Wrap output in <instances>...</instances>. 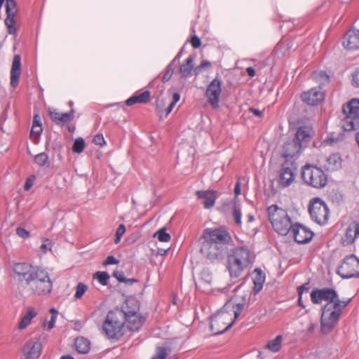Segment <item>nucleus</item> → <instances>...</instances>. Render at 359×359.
Listing matches in <instances>:
<instances>
[{
	"instance_id": "f257e3e1",
	"label": "nucleus",
	"mask_w": 359,
	"mask_h": 359,
	"mask_svg": "<svg viewBox=\"0 0 359 359\" xmlns=\"http://www.w3.org/2000/svg\"><path fill=\"white\" fill-rule=\"evenodd\" d=\"M202 238L201 252L212 262L222 259L232 241L230 233L222 227L205 229Z\"/></svg>"
},
{
	"instance_id": "f03ea898",
	"label": "nucleus",
	"mask_w": 359,
	"mask_h": 359,
	"mask_svg": "<svg viewBox=\"0 0 359 359\" xmlns=\"http://www.w3.org/2000/svg\"><path fill=\"white\" fill-rule=\"evenodd\" d=\"M254 261L255 256L248 248H236L227 259V269L230 276L232 278H238L252 266Z\"/></svg>"
},
{
	"instance_id": "7ed1b4c3",
	"label": "nucleus",
	"mask_w": 359,
	"mask_h": 359,
	"mask_svg": "<svg viewBox=\"0 0 359 359\" xmlns=\"http://www.w3.org/2000/svg\"><path fill=\"white\" fill-rule=\"evenodd\" d=\"M351 300L348 299L334 304L329 303L323 306L320 318V329L323 334H328L337 325L343 309Z\"/></svg>"
},
{
	"instance_id": "20e7f679",
	"label": "nucleus",
	"mask_w": 359,
	"mask_h": 359,
	"mask_svg": "<svg viewBox=\"0 0 359 359\" xmlns=\"http://www.w3.org/2000/svg\"><path fill=\"white\" fill-rule=\"evenodd\" d=\"M244 308L243 303H238L233 306V314L222 310L215 313L210 320V330L215 334H219L226 332L233 324L236 319L240 316Z\"/></svg>"
},
{
	"instance_id": "39448f33",
	"label": "nucleus",
	"mask_w": 359,
	"mask_h": 359,
	"mask_svg": "<svg viewBox=\"0 0 359 359\" xmlns=\"http://www.w3.org/2000/svg\"><path fill=\"white\" fill-rule=\"evenodd\" d=\"M267 212L269 219L277 233L285 236L290 232L293 224L285 210L273 205L267 208Z\"/></svg>"
},
{
	"instance_id": "423d86ee",
	"label": "nucleus",
	"mask_w": 359,
	"mask_h": 359,
	"mask_svg": "<svg viewBox=\"0 0 359 359\" xmlns=\"http://www.w3.org/2000/svg\"><path fill=\"white\" fill-rule=\"evenodd\" d=\"M122 311L108 312L103 323L102 329L106 336L111 339H118L123 334L124 323Z\"/></svg>"
},
{
	"instance_id": "0eeeda50",
	"label": "nucleus",
	"mask_w": 359,
	"mask_h": 359,
	"mask_svg": "<svg viewBox=\"0 0 359 359\" xmlns=\"http://www.w3.org/2000/svg\"><path fill=\"white\" fill-rule=\"evenodd\" d=\"M126 307L124 308L123 318H125V324L131 331H138L143 325L144 318L138 313L139 304L135 299H129L126 301Z\"/></svg>"
},
{
	"instance_id": "6e6552de",
	"label": "nucleus",
	"mask_w": 359,
	"mask_h": 359,
	"mask_svg": "<svg viewBox=\"0 0 359 359\" xmlns=\"http://www.w3.org/2000/svg\"><path fill=\"white\" fill-rule=\"evenodd\" d=\"M344 117L342 127L346 131H352L359 127V99L353 98L342 107Z\"/></svg>"
},
{
	"instance_id": "1a4fd4ad",
	"label": "nucleus",
	"mask_w": 359,
	"mask_h": 359,
	"mask_svg": "<svg viewBox=\"0 0 359 359\" xmlns=\"http://www.w3.org/2000/svg\"><path fill=\"white\" fill-rule=\"evenodd\" d=\"M302 177L309 186L320 189L327 184V176L323 170L316 166L306 165L302 171Z\"/></svg>"
},
{
	"instance_id": "9d476101",
	"label": "nucleus",
	"mask_w": 359,
	"mask_h": 359,
	"mask_svg": "<svg viewBox=\"0 0 359 359\" xmlns=\"http://www.w3.org/2000/svg\"><path fill=\"white\" fill-rule=\"evenodd\" d=\"M28 286L34 294L45 295L51 292L53 283L48 272L39 268Z\"/></svg>"
},
{
	"instance_id": "9b49d317",
	"label": "nucleus",
	"mask_w": 359,
	"mask_h": 359,
	"mask_svg": "<svg viewBox=\"0 0 359 359\" xmlns=\"http://www.w3.org/2000/svg\"><path fill=\"white\" fill-rule=\"evenodd\" d=\"M309 212L311 219L318 224H325L329 218V208L320 198H313L309 205Z\"/></svg>"
},
{
	"instance_id": "f8f14e48",
	"label": "nucleus",
	"mask_w": 359,
	"mask_h": 359,
	"mask_svg": "<svg viewBox=\"0 0 359 359\" xmlns=\"http://www.w3.org/2000/svg\"><path fill=\"white\" fill-rule=\"evenodd\" d=\"M297 170V167L294 161L285 160L279 170V185L283 187L290 186L294 181Z\"/></svg>"
},
{
	"instance_id": "ddd939ff",
	"label": "nucleus",
	"mask_w": 359,
	"mask_h": 359,
	"mask_svg": "<svg viewBox=\"0 0 359 359\" xmlns=\"http://www.w3.org/2000/svg\"><path fill=\"white\" fill-rule=\"evenodd\" d=\"M311 299L315 304H320L323 301L326 302V304L330 303L334 304L341 301L339 299L336 290L332 288H323L312 290L311 292Z\"/></svg>"
},
{
	"instance_id": "4468645a",
	"label": "nucleus",
	"mask_w": 359,
	"mask_h": 359,
	"mask_svg": "<svg viewBox=\"0 0 359 359\" xmlns=\"http://www.w3.org/2000/svg\"><path fill=\"white\" fill-rule=\"evenodd\" d=\"M39 267L33 266L27 263H17L13 266L14 274L20 282L25 281L29 285Z\"/></svg>"
},
{
	"instance_id": "2eb2a0df",
	"label": "nucleus",
	"mask_w": 359,
	"mask_h": 359,
	"mask_svg": "<svg viewBox=\"0 0 359 359\" xmlns=\"http://www.w3.org/2000/svg\"><path fill=\"white\" fill-rule=\"evenodd\" d=\"M358 269H359V259L355 255H351L343 261L340 270L344 273H342L341 276L345 278L358 276L359 271Z\"/></svg>"
},
{
	"instance_id": "dca6fc26",
	"label": "nucleus",
	"mask_w": 359,
	"mask_h": 359,
	"mask_svg": "<svg viewBox=\"0 0 359 359\" xmlns=\"http://www.w3.org/2000/svg\"><path fill=\"white\" fill-rule=\"evenodd\" d=\"M222 92V82L217 77L208 86L205 96L210 105L217 109L219 107V101Z\"/></svg>"
},
{
	"instance_id": "f3484780",
	"label": "nucleus",
	"mask_w": 359,
	"mask_h": 359,
	"mask_svg": "<svg viewBox=\"0 0 359 359\" xmlns=\"http://www.w3.org/2000/svg\"><path fill=\"white\" fill-rule=\"evenodd\" d=\"M6 1V18L4 20L5 25L8 29L9 34H15L17 29L15 28V17L18 11L17 4L15 0Z\"/></svg>"
},
{
	"instance_id": "a211bd4d",
	"label": "nucleus",
	"mask_w": 359,
	"mask_h": 359,
	"mask_svg": "<svg viewBox=\"0 0 359 359\" xmlns=\"http://www.w3.org/2000/svg\"><path fill=\"white\" fill-rule=\"evenodd\" d=\"M294 241L300 244L307 243L313 237V233L309 229L299 224H294L290 231Z\"/></svg>"
},
{
	"instance_id": "6ab92c4d",
	"label": "nucleus",
	"mask_w": 359,
	"mask_h": 359,
	"mask_svg": "<svg viewBox=\"0 0 359 359\" xmlns=\"http://www.w3.org/2000/svg\"><path fill=\"white\" fill-rule=\"evenodd\" d=\"M324 93L320 88H313L301 95L302 101L309 105H316L324 100Z\"/></svg>"
},
{
	"instance_id": "aec40b11",
	"label": "nucleus",
	"mask_w": 359,
	"mask_h": 359,
	"mask_svg": "<svg viewBox=\"0 0 359 359\" xmlns=\"http://www.w3.org/2000/svg\"><path fill=\"white\" fill-rule=\"evenodd\" d=\"M302 145L293 139L284 144L282 156L286 160L295 158L299 156L302 151Z\"/></svg>"
},
{
	"instance_id": "412c9836",
	"label": "nucleus",
	"mask_w": 359,
	"mask_h": 359,
	"mask_svg": "<svg viewBox=\"0 0 359 359\" xmlns=\"http://www.w3.org/2000/svg\"><path fill=\"white\" fill-rule=\"evenodd\" d=\"M42 350L41 343L39 340L31 341L26 344L24 348V355L26 359H38Z\"/></svg>"
},
{
	"instance_id": "4be33fe9",
	"label": "nucleus",
	"mask_w": 359,
	"mask_h": 359,
	"mask_svg": "<svg viewBox=\"0 0 359 359\" xmlns=\"http://www.w3.org/2000/svg\"><path fill=\"white\" fill-rule=\"evenodd\" d=\"M212 281V276L211 272L208 269H203L200 273L196 285L199 290L203 292H209L211 291Z\"/></svg>"
},
{
	"instance_id": "5701e85b",
	"label": "nucleus",
	"mask_w": 359,
	"mask_h": 359,
	"mask_svg": "<svg viewBox=\"0 0 359 359\" xmlns=\"http://www.w3.org/2000/svg\"><path fill=\"white\" fill-rule=\"evenodd\" d=\"M344 46L351 50L359 49V30L350 29L344 36Z\"/></svg>"
},
{
	"instance_id": "b1692460",
	"label": "nucleus",
	"mask_w": 359,
	"mask_h": 359,
	"mask_svg": "<svg viewBox=\"0 0 359 359\" xmlns=\"http://www.w3.org/2000/svg\"><path fill=\"white\" fill-rule=\"evenodd\" d=\"M21 72L20 57L18 55L14 56L11 69V85L15 87L18 85L19 77Z\"/></svg>"
},
{
	"instance_id": "393cba45",
	"label": "nucleus",
	"mask_w": 359,
	"mask_h": 359,
	"mask_svg": "<svg viewBox=\"0 0 359 359\" xmlns=\"http://www.w3.org/2000/svg\"><path fill=\"white\" fill-rule=\"evenodd\" d=\"M49 115L56 124L69 123L74 118V111L60 113L56 109H49Z\"/></svg>"
},
{
	"instance_id": "a878e982",
	"label": "nucleus",
	"mask_w": 359,
	"mask_h": 359,
	"mask_svg": "<svg viewBox=\"0 0 359 359\" xmlns=\"http://www.w3.org/2000/svg\"><path fill=\"white\" fill-rule=\"evenodd\" d=\"M196 195L198 198L203 199V205L205 208H212L215 203L216 196L213 191H198Z\"/></svg>"
},
{
	"instance_id": "bb28decb",
	"label": "nucleus",
	"mask_w": 359,
	"mask_h": 359,
	"mask_svg": "<svg viewBox=\"0 0 359 359\" xmlns=\"http://www.w3.org/2000/svg\"><path fill=\"white\" fill-rule=\"evenodd\" d=\"M252 280L254 283L253 291L257 294L262 290L265 281V275L260 269H255L252 273Z\"/></svg>"
},
{
	"instance_id": "cd10ccee",
	"label": "nucleus",
	"mask_w": 359,
	"mask_h": 359,
	"mask_svg": "<svg viewBox=\"0 0 359 359\" xmlns=\"http://www.w3.org/2000/svg\"><path fill=\"white\" fill-rule=\"evenodd\" d=\"M311 136V130L307 127L302 126L297 129L293 140L299 142L303 147L304 144L310 140Z\"/></svg>"
},
{
	"instance_id": "c85d7f7f",
	"label": "nucleus",
	"mask_w": 359,
	"mask_h": 359,
	"mask_svg": "<svg viewBox=\"0 0 359 359\" xmlns=\"http://www.w3.org/2000/svg\"><path fill=\"white\" fill-rule=\"evenodd\" d=\"M323 165L327 170H337L341 165V157L338 154H332L325 158V162Z\"/></svg>"
},
{
	"instance_id": "c756f323",
	"label": "nucleus",
	"mask_w": 359,
	"mask_h": 359,
	"mask_svg": "<svg viewBox=\"0 0 359 359\" xmlns=\"http://www.w3.org/2000/svg\"><path fill=\"white\" fill-rule=\"evenodd\" d=\"M194 57L190 55L180 67V72L182 78H187L191 75V72L194 68Z\"/></svg>"
},
{
	"instance_id": "7c9ffc66",
	"label": "nucleus",
	"mask_w": 359,
	"mask_h": 359,
	"mask_svg": "<svg viewBox=\"0 0 359 359\" xmlns=\"http://www.w3.org/2000/svg\"><path fill=\"white\" fill-rule=\"evenodd\" d=\"M36 316V313L32 307H28L26 313L22 317L18 324V328L23 330L31 323L32 320Z\"/></svg>"
},
{
	"instance_id": "2f4dec72",
	"label": "nucleus",
	"mask_w": 359,
	"mask_h": 359,
	"mask_svg": "<svg viewBox=\"0 0 359 359\" xmlns=\"http://www.w3.org/2000/svg\"><path fill=\"white\" fill-rule=\"evenodd\" d=\"M74 346L76 350L83 354L88 353L90 349V341L82 337L75 339Z\"/></svg>"
},
{
	"instance_id": "473e14b6",
	"label": "nucleus",
	"mask_w": 359,
	"mask_h": 359,
	"mask_svg": "<svg viewBox=\"0 0 359 359\" xmlns=\"http://www.w3.org/2000/svg\"><path fill=\"white\" fill-rule=\"evenodd\" d=\"M149 97L150 93L146 90L142 93L129 97L126 101V103L128 106H130L136 103H146L149 100Z\"/></svg>"
},
{
	"instance_id": "72a5a7b5",
	"label": "nucleus",
	"mask_w": 359,
	"mask_h": 359,
	"mask_svg": "<svg viewBox=\"0 0 359 359\" xmlns=\"http://www.w3.org/2000/svg\"><path fill=\"white\" fill-rule=\"evenodd\" d=\"M358 236V234H355V229L353 224H350L346 229L345 235L342 238L343 245H348L352 244Z\"/></svg>"
},
{
	"instance_id": "f704fd0d",
	"label": "nucleus",
	"mask_w": 359,
	"mask_h": 359,
	"mask_svg": "<svg viewBox=\"0 0 359 359\" xmlns=\"http://www.w3.org/2000/svg\"><path fill=\"white\" fill-rule=\"evenodd\" d=\"M232 215L235 223L241 226L242 224V208L241 205L236 202L233 204Z\"/></svg>"
},
{
	"instance_id": "c9c22d12",
	"label": "nucleus",
	"mask_w": 359,
	"mask_h": 359,
	"mask_svg": "<svg viewBox=\"0 0 359 359\" xmlns=\"http://www.w3.org/2000/svg\"><path fill=\"white\" fill-rule=\"evenodd\" d=\"M282 341L283 337L278 335L275 339L269 341L266 346L270 351L274 353L278 352L281 347Z\"/></svg>"
},
{
	"instance_id": "e433bc0d",
	"label": "nucleus",
	"mask_w": 359,
	"mask_h": 359,
	"mask_svg": "<svg viewBox=\"0 0 359 359\" xmlns=\"http://www.w3.org/2000/svg\"><path fill=\"white\" fill-rule=\"evenodd\" d=\"M51 314L50 319L48 322H44L43 327H46L48 330H51L54 327L56 319L57 318L58 311L55 309L52 308L50 309Z\"/></svg>"
},
{
	"instance_id": "4c0bfd02",
	"label": "nucleus",
	"mask_w": 359,
	"mask_h": 359,
	"mask_svg": "<svg viewBox=\"0 0 359 359\" xmlns=\"http://www.w3.org/2000/svg\"><path fill=\"white\" fill-rule=\"evenodd\" d=\"M110 276L106 271H97L94 274V278L97 279L102 285H107Z\"/></svg>"
},
{
	"instance_id": "58836bf2",
	"label": "nucleus",
	"mask_w": 359,
	"mask_h": 359,
	"mask_svg": "<svg viewBox=\"0 0 359 359\" xmlns=\"http://www.w3.org/2000/svg\"><path fill=\"white\" fill-rule=\"evenodd\" d=\"M85 148V142L83 138L78 137L75 140L72 150L74 153L80 154L81 153Z\"/></svg>"
},
{
	"instance_id": "ea45409f",
	"label": "nucleus",
	"mask_w": 359,
	"mask_h": 359,
	"mask_svg": "<svg viewBox=\"0 0 359 359\" xmlns=\"http://www.w3.org/2000/svg\"><path fill=\"white\" fill-rule=\"evenodd\" d=\"M88 286L83 283H79L76 287V292L74 294L75 299H81L84 293L87 291Z\"/></svg>"
},
{
	"instance_id": "a19ab883",
	"label": "nucleus",
	"mask_w": 359,
	"mask_h": 359,
	"mask_svg": "<svg viewBox=\"0 0 359 359\" xmlns=\"http://www.w3.org/2000/svg\"><path fill=\"white\" fill-rule=\"evenodd\" d=\"M48 156L44 153L37 154L34 158V162L40 166L46 165L48 163Z\"/></svg>"
},
{
	"instance_id": "79ce46f5",
	"label": "nucleus",
	"mask_w": 359,
	"mask_h": 359,
	"mask_svg": "<svg viewBox=\"0 0 359 359\" xmlns=\"http://www.w3.org/2000/svg\"><path fill=\"white\" fill-rule=\"evenodd\" d=\"M155 236H157L158 239L161 242H168L170 240V236L169 233L165 232V229L162 228L159 229Z\"/></svg>"
},
{
	"instance_id": "37998d69",
	"label": "nucleus",
	"mask_w": 359,
	"mask_h": 359,
	"mask_svg": "<svg viewBox=\"0 0 359 359\" xmlns=\"http://www.w3.org/2000/svg\"><path fill=\"white\" fill-rule=\"evenodd\" d=\"M180 99V95L179 93H174L172 94V101L168 105V107H167V109L165 110V116H168L172 111L173 107H175L176 103L179 102Z\"/></svg>"
},
{
	"instance_id": "c03bdc74",
	"label": "nucleus",
	"mask_w": 359,
	"mask_h": 359,
	"mask_svg": "<svg viewBox=\"0 0 359 359\" xmlns=\"http://www.w3.org/2000/svg\"><path fill=\"white\" fill-rule=\"evenodd\" d=\"M180 99V95L179 93H174L172 94V101L168 105V107H167V109L165 110V116H168L172 111L173 107H175L176 103L179 102Z\"/></svg>"
},
{
	"instance_id": "a18cd8bd",
	"label": "nucleus",
	"mask_w": 359,
	"mask_h": 359,
	"mask_svg": "<svg viewBox=\"0 0 359 359\" xmlns=\"http://www.w3.org/2000/svg\"><path fill=\"white\" fill-rule=\"evenodd\" d=\"M180 99V95L179 93H174L172 94V101L168 105V107H167V109L165 110V116H168L172 111L173 107H175L176 103L179 102Z\"/></svg>"
},
{
	"instance_id": "49530a36",
	"label": "nucleus",
	"mask_w": 359,
	"mask_h": 359,
	"mask_svg": "<svg viewBox=\"0 0 359 359\" xmlns=\"http://www.w3.org/2000/svg\"><path fill=\"white\" fill-rule=\"evenodd\" d=\"M168 355L167 350L163 347H157L156 353L151 359H165Z\"/></svg>"
},
{
	"instance_id": "de8ad7c7",
	"label": "nucleus",
	"mask_w": 359,
	"mask_h": 359,
	"mask_svg": "<svg viewBox=\"0 0 359 359\" xmlns=\"http://www.w3.org/2000/svg\"><path fill=\"white\" fill-rule=\"evenodd\" d=\"M126 232V226L124 224H120L118 227V229H116V238L114 239V243L116 244L118 243L121 241V238L122 237V236L124 234V233Z\"/></svg>"
},
{
	"instance_id": "09e8293b",
	"label": "nucleus",
	"mask_w": 359,
	"mask_h": 359,
	"mask_svg": "<svg viewBox=\"0 0 359 359\" xmlns=\"http://www.w3.org/2000/svg\"><path fill=\"white\" fill-rule=\"evenodd\" d=\"M16 234L24 239L29 238L30 236L29 232L22 227H18L16 229Z\"/></svg>"
},
{
	"instance_id": "8fccbe9b",
	"label": "nucleus",
	"mask_w": 359,
	"mask_h": 359,
	"mask_svg": "<svg viewBox=\"0 0 359 359\" xmlns=\"http://www.w3.org/2000/svg\"><path fill=\"white\" fill-rule=\"evenodd\" d=\"M52 246V242L49 239H46L44 243L41 245V250L43 253H46L48 250H51Z\"/></svg>"
},
{
	"instance_id": "3c124183",
	"label": "nucleus",
	"mask_w": 359,
	"mask_h": 359,
	"mask_svg": "<svg viewBox=\"0 0 359 359\" xmlns=\"http://www.w3.org/2000/svg\"><path fill=\"white\" fill-rule=\"evenodd\" d=\"M93 142L97 144V145H100V146H102L104 144H105V140L104 139V137L102 134H98V135H96L94 138H93Z\"/></svg>"
},
{
	"instance_id": "603ef678",
	"label": "nucleus",
	"mask_w": 359,
	"mask_h": 359,
	"mask_svg": "<svg viewBox=\"0 0 359 359\" xmlns=\"http://www.w3.org/2000/svg\"><path fill=\"white\" fill-rule=\"evenodd\" d=\"M113 276L116 278L120 283H123L126 279L124 273L122 271H114L113 273Z\"/></svg>"
},
{
	"instance_id": "864d4df0",
	"label": "nucleus",
	"mask_w": 359,
	"mask_h": 359,
	"mask_svg": "<svg viewBox=\"0 0 359 359\" xmlns=\"http://www.w3.org/2000/svg\"><path fill=\"white\" fill-rule=\"evenodd\" d=\"M118 263V260L116 259L115 257L110 255L107 257V259L103 262V265L107 266L110 264H116Z\"/></svg>"
},
{
	"instance_id": "5fc2aeb1",
	"label": "nucleus",
	"mask_w": 359,
	"mask_h": 359,
	"mask_svg": "<svg viewBox=\"0 0 359 359\" xmlns=\"http://www.w3.org/2000/svg\"><path fill=\"white\" fill-rule=\"evenodd\" d=\"M43 131L41 125H32L31 133L35 135L36 136H39Z\"/></svg>"
},
{
	"instance_id": "6e6d98bb",
	"label": "nucleus",
	"mask_w": 359,
	"mask_h": 359,
	"mask_svg": "<svg viewBox=\"0 0 359 359\" xmlns=\"http://www.w3.org/2000/svg\"><path fill=\"white\" fill-rule=\"evenodd\" d=\"M308 285L309 283L303 284L297 287V292L299 295L298 302L300 303L304 291H307L309 290Z\"/></svg>"
},
{
	"instance_id": "4d7b16f0",
	"label": "nucleus",
	"mask_w": 359,
	"mask_h": 359,
	"mask_svg": "<svg viewBox=\"0 0 359 359\" xmlns=\"http://www.w3.org/2000/svg\"><path fill=\"white\" fill-rule=\"evenodd\" d=\"M212 66V64L208 60H203L200 65L196 69V71L197 72V74L200 72V69H205L207 68H210Z\"/></svg>"
},
{
	"instance_id": "13d9d810",
	"label": "nucleus",
	"mask_w": 359,
	"mask_h": 359,
	"mask_svg": "<svg viewBox=\"0 0 359 359\" xmlns=\"http://www.w3.org/2000/svg\"><path fill=\"white\" fill-rule=\"evenodd\" d=\"M191 43L194 48H198L201 45V39L197 36H194L191 39Z\"/></svg>"
},
{
	"instance_id": "bf43d9fd",
	"label": "nucleus",
	"mask_w": 359,
	"mask_h": 359,
	"mask_svg": "<svg viewBox=\"0 0 359 359\" xmlns=\"http://www.w3.org/2000/svg\"><path fill=\"white\" fill-rule=\"evenodd\" d=\"M353 84L359 88V70L353 74Z\"/></svg>"
},
{
	"instance_id": "052dcab7",
	"label": "nucleus",
	"mask_w": 359,
	"mask_h": 359,
	"mask_svg": "<svg viewBox=\"0 0 359 359\" xmlns=\"http://www.w3.org/2000/svg\"><path fill=\"white\" fill-rule=\"evenodd\" d=\"M176 64L175 62H173L172 60L170 62V64L167 66L166 67V71L165 72H169L170 74L172 75L173 72H174V70L175 69V67H176Z\"/></svg>"
},
{
	"instance_id": "680f3d73",
	"label": "nucleus",
	"mask_w": 359,
	"mask_h": 359,
	"mask_svg": "<svg viewBox=\"0 0 359 359\" xmlns=\"http://www.w3.org/2000/svg\"><path fill=\"white\" fill-rule=\"evenodd\" d=\"M234 193H235L236 197L238 196L241 194V183L239 181H238L236 183L235 188H234Z\"/></svg>"
},
{
	"instance_id": "e2e57ef3",
	"label": "nucleus",
	"mask_w": 359,
	"mask_h": 359,
	"mask_svg": "<svg viewBox=\"0 0 359 359\" xmlns=\"http://www.w3.org/2000/svg\"><path fill=\"white\" fill-rule=\"evenodd\" d=\"M137 282V279L126 278V279L124 280V281L123 283L128 285H132L133 284H134Z\"/></svg>"
},
{
	"instance_id": "0e129e2a",
	"label": "nucleus",
	"mask_w": 359,
	"mask_h": 359,
	"mask_svg": "<svg viewBox=\"0 0 359 359\" xmlns=\"http://www.w3.org/2000/svg\"><path fill=\"white\" fill-rule=\"evenodd\" d=\"M314 76L316 77L320 76L321 78H323L325 81H328L329 80V76L325 72H323L315 73Z\"/></svg>"
},
{
	"instance_id": "69168bd1",
	"label": "nucleus",
	"mask_w": 359,
	"mask_h": 359,
	"mask_svg": "<svg viewBox=\"0 0 359 359\" xmlns=\"http://www.w3.org/2000/svg\"><path fill=\"white\" fill-rule=\"evenodd\" d=\"M250 111L253 113V114H255V116H258V117H262V111L257 109H255V108H250Z\"/></svg>"
},
{
	"instance_id": "338daca9",
	"label": "nucleus",
	"mask_w": 359,
	"mask_h": 359,
	"mask_svg": "<svg viewBox=\"0 0 359 359\" xmlns=\"http://www.w3.org/2000/svg\"><path fill=\"white\" fill-rule=\"evenodd\" d=\"M32 125H41V118L39 114H35L33 119Z\"/></svg>"
},
{
	"instance_id": "774afa93",
	"label": "nucleus",
	"mask_w": 359,
	"mask_h": 359,
	"mask_svg": "<svg viewBox=\"0 0 359 359\" xmlns=\"http://www.w3.org/2000/svg\"><path fill=\"white\" fill-rule=\"evenodd\" d=\"M246 72L250 77H253L255 75V70L253 67H249L246 69Z\"/></svg>"
}]
</instances>
